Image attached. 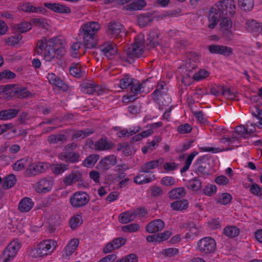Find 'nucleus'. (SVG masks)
<instances>
[{"instance_id": "nucleus-1", "label": "nucleus", "mask_w": 262, "mask_h": 262, "mask_svg": "<svg viewBox=\"0 0 262 262\" xmlns=\"http://www.w3.org/2000/svg\"><path fill=\"white\" fill-rule=\"evenodd\" d=\"M100 28V25L96 21L89 22L81 27L78 36L79 39L83 40V46L89 49L95 47L97 42L96 33Z\"/></svg>"}, {"instance_id": "nucleus-2", "label": "nucleus", "mask_w": 262, "mask_h": 262, "mask_svg": "<svg viewBox=\"0 0 262 262\" xmlns=\"http://www.w3.org/2000/svg\"><path fill=\"white\" fill-rule=\"evenodd\" d=\"M144 43L143 36L138 35L135 37L134 43L124 49V53L120 56V59L129 63L134 62L135 58L141 57L144 53Z\"/></svg>"}, {"instance_id": "nucleus-3", "label": "nucleus", "mask_w": 262, "mask_h": 262, "mask_svg": "<svg viewBox=\"0 0 262 262\" xmlns=\"http://www.w3.org/2000/svg\"><path fill=\"white\" fill-rule=\"evenodd\" d=\"M51 45L50 42L47 43L46 37H42L37 41L35 52L38 55L43 53L44 59L47 61H50L55 58L57 51Z\"/></svg>"}, {"instance_id": "nucleus-4", "label": "nucleus", "mask_w": 262, "mask_h": 262, "mask_svg": "<svg viewBox=\"0 0 262 262\" xmlns=\"http://www.w3.org/2000/svg\"><path fill=\"white\" fill-rule=\"evenodd\" d=\"M147 81V80L141 83L138 80L126 76L120 81V87L122 89L129 87L130 92L143 93L145 91L144 88L146 86V82Z\"/></svg>"}, {"instance_id": "nucleus-5", "label": "nucleus", "mask_w": 262, "mask_h": 262, "mask_svg": "<svg viewBox=\"0 0 262 262\" xmlns=\"http://www.w3.org/2000/svg\"><path fill=\"white\" fill-rule=\"evenodd\" d=\"M90 201V195L84 191H78L74 192L70 198V203L75 209L85 206Z\"/></svg>"}, {"instance_id": "nucleus-6", "label": "nucleus", "mask_w": 262, "mask_h": 262, "mask_svg": "<svg viewBox=\"0 0 262 262\" xmlns=\"http://www.w3.org/2000/svg\"><path fill=\"white\" fill-rule=\"evenodd\" d=\"M216 248L215 240L209 236L200 239L197 243V249L199 252L205 254L213 253Z\"/></svg>"}, {"instance_id": "nucleus-7", "label": "nucleus", "mask_w": 262, "mask_h": 262, "mask_svg": "<svg viewBox=\"0 0 262 262\" xmlns=\"http://www.w3.org/2000/svg\"><path fill=\"white\" fill-rule=\"evenodd\" d=\"M20 248V244L17 239L11 242L6 248L0 256V262H9L16 256Z\"/></svg>"}, {"instance_id": "nucleus-8", "label": "nucleus", "mask_w": 262, "mask_h": 262, "mask_svg": "<svg viewBox=\"0 0 262 262\" xmlns=\"http://www.w3.org/2000/svg\"><path fill=\"white\" fill-rule=\"evenodd\" d=\"M222 11L215 4L209 10L208 15V28L210 29H214L217 23L226 15L222 13Z\"/></svg>"}, {"instance_id": "nucleus-9", "label": "nucleus", "mask_w": 262, "mask_h": 262, "mask_svg": "<svg viewBox=\"0 0 262 262\" xmlns=\"http://www.w3.org/2000/svg\"><path fill=\"white\" fill-rule=\"evenodd\" d=\"M81 91L87 94L101 95L105 92V89L94 82H84L80 84Z\"/></svg>"}, {"instance_id": "nucleus-10", "label": "nucleus", "mask_w": 262, "mask_h": 262, "mask_svg": "<svg viewBox=\"0 0 262 262\" xmlns=\"http://www.w3.org/2000/svg\"><path fill=\"white\" fill-rule=\"evenodd\" d=\"M207 156L199 157L195 161L194 164L197 167L195 172L199 176H205L209 174V164Z\"/></svg>"}, {"instance_id": "nucleus-11", "label": "nucleus", "mask_w": 262, "mask_h": 262, "mask_svg": "<svg viewBox=\"0 0 262 262\" xmlns=\"http://www.w3.org/2000/svg\"><path fill=\"white\" fill-rule=\"evenodd\" d=\"M226 16H231L235 13V2L234 0H221L215 3Z\"/></svg>"}, {"instance_id": "nucleus-12", "label": "nucleus", "mask_w": 262, "mask_h": 262, "mask_svg": "<svg viewBox=\"0 0 262 262\" xmlns=\"http://www.w3.org/2000/svg\"><path fill=\"white\" fill-rule=\"evenodd\" d=\"M230 16H226L220 21V30L224 37L228 40H231L233 37V34L231 29L232 22Z\"/></svg>"}, {"instance_id": "nucleus-13", "label": "nucleus", "mask_w": 262, "mask_h": 262, "mask_svg": "<svg viewBox=\"0 0 262 262\" xmlns=\"http://www.w3.org/2000/svg\"><path fill=\"white\" fill-rule=\"evenodd\" d=\"M107 33L112 37L118 38L125 35L124 26L119 22H110L108 24Z\"/></svg>"}, {"instance_id": "nucleus-14", "label": "nucleus", "mask_w": 262, "mask_h": 262, "mask_svg": "<svg viewBox=\"0 0 262 262\" xmlns=\"http://www.w3.org/2000/svg\"><path fill=\"white\" fill-rule=\"evenodd\" d=\"M48 163L42 162L31 164L26 171V175L31 177L45 172L48 168Z\"/></svg>"}, {"instance_id": "nucleus-15", "label": "nucleus", "mask_w": 262, "mask_h": 262, "mask_svg": "<svg viewBox=\"0 0 262 262\" xmlns=\"http://www.w3.org/2000/svg\"><path fill=\"white\" fill-rule=\"evenodd\" d=\"M208 50L211 54H220L230 56L233 54V49L228 46L212 44L208 46Z\"/></svg>"}, {"instance_id": "nucleus-16", "label": "nucleus", "mask_w": 262, "mask_h": 262, "mask_svg": "<svg viewBox=\"0 0 262 262\" xmlns=\"http://www.w3.org/2000/svg\"><path fill=\"white\" fill-rule=\"evenodd\" d=\"M90 147L96 150H106L111 149L114 146V144L109 141L106 138H102L94 143L92 142Z\"/></svg>"}, {"instance_id": "nucleus-17", "label": "nucleus", "mask_w": 262, "mask_h": 262, "mask_svg": "<svg viewBox=\"0 0 262 262\" xmlns=\"http://www.w3.org/2000/svg\"><path fill=\"white\" fill-rule=\"evenodd\" d=\"M126 239L123 237H117L114 238L112 242L107 243L103 248V253H108L113 250L118 249L125 245Z\"/></svg>"}, {"instance_id": "nucleus-18", "label": "nucleus", "mask_w": 262, "mask_h": 262, "mask_svg": "<svg viewBox=\"0 0 262 262\" xmlns=\"http://www.w3.org/2000/svg\"><path fill=\"white\" fill-rule=\"evenodd\" d=\"M47 78L50 84L56 86L59 90L63 92H66L68 90L69 86L68 84L55 74H48Z\"/></svg>"}, {"instance_id": "nucleus-19", "label": "nucleus", "mask_w": 262, "mask_h": 262, "mask_svg": "<svg viewBox=\"0 0 262 262\" xmlns=\"http://www.w3.org/2000/svg\"><path fill=\"white\" fill-rule=\"evenodd\" d=\"M164 161V160L163 158H160L156 160L147 162L141 166L139 172L144 173L151 172L150 171L151 170L158 167L159 165L163 164Z\"/></svg>"}, {"instance_id": "nucleus-20", "label": "nucleus", "mask_w": 262, "mask_h": 262, "mask_svg": "<svg viewBox=\"0 0 262 262\" xmlns=\"http://www.w3.org/2000/svg\"><path fill=\"white\" fill-rule=\"evenodd\" d=\"M100 50L110 59H113L117 52L116 45H113L108 43H105L101 45Z\"/></svg>"}, {"instance_id": "nucleus-21", "label": "nucleus", "mask_w": 262, "mask_h": 262, "mask_svg": "<svg viewBox=\"0 0 262 262\" xmlns=\"http://www.w3.org/2000/svg\"><path fill=\"white\" fill-rule=\"evenodd\" d=\"M147 41V46L149 48L155 47L159 45L160 41L159 31L157 29L151 30L148 34Z\"/></svg>"}, {"instance_id": "nucleus-22", "label": "nucleus", "mask_w": 262, "mask_h": 262, "mask_svg": "<svg viewBox=\"0 0 262 262\" xmlns=\"http://www.w3.org/2000/svg\"><path fill=\"white\" fill-rule=\"evenodd\" d=\"M117 158L111 155L105 157L99 162V167L102 171H106L117 163Z\"/></svg>"}, {"instance_id": "nucleus-23", "label": "nucleus", "mask_w": 262, "mask_h": 262, "mask_svg": "<svg viewBox=\"0 0 262 262\" xmlns=\"http://www.w3.org/2000/svg\"><path fill=\"white\" fill-rule=\"evenodd\" d=\"M165 226L164 222L160 219L155 220L149 222L146 226V231L150 233H154L162 230Z\"/></svg>"}, {"instance_id": "nucleus-24", "label": "nucleus", "mask_w": 262, "mask_h": 262, "mask_svg": "<svg viewBox=\"0 0 262 262\" xmlns=\"http://www.w3.org/2000/svg\"><path fill=\"white\" fill-rule=\"evenodd\" d=\"M54 184L53 180L47 178L40 180L38 182L36 190L38 192H46L51 190Z\"/></svg>"}, {"instance_id": "nucleus-25", "label": "nucleus", "mask_w": 262, "mask_h": 262, "mask_svg": "<svg viewBox=\"0 0 262 262\" xmlns=\"http://www.w3.org/2000/svg\"><path fill=\"white\" fill-rule=\"evenodd\" d=\"M43 5L48 9L57 13H69L71 12V9L69 7L59 4L46 3Z\"/></svg>"}, {"instance_id": "nucleus-26", "label": "nucleus", "mask_w": 262, "mask_h": 262, "mask_svg": "<svg viewBox=\"0 0 262 262\" xmlns=\"http://www.w3.org/2000/svg\"><path fill=\"white\" fill-rule=\"evenodd\" d=\"M40 245L41 252L43 256H45L50 254L56 248L57 244L55 241L49 239L41 242Z\"/></svg>"}, {"instance_id": "nucleus-27", "label": "nucleus", "mask_w": 262, "mask_h": 262, "mask_svg": "<svg viewBox=\"0 0 262 262\" xmlns=\"http://www.w3.org/2000/svg\"><path fill=\"white\" fill-rule=\"evenodd\" d=\"M82 178L81 172L77 171H73L71 173L65 177L63 180V182L66 185H72L75 182L81 181Z\"/></svg>"}, {"instance_id": "nucleus-28", "label": "nucleus", "mask_w": 262, "mask_h": 262, "mask_svg": "<svg viewBox=\"0 0 262 262\" xmlns=\"http://www.w3.org/2000/svg\"><path fill=\"white\" fill-rule=\"evenodd\" d=\"M34 206V202L29 197L22 199L18 204V209L21 212H27L31 210Z\"/></svg>"}, {"instance_id": "nucleus-29", "label": "nucleus", "mask_w": 262, "mask_h": 262, "mask_svg": "<svg viewBox=\"0 0 262 262\" xmlns=\"http://www.w3.org/2000/svg\"><path fill=\"white\" fill-rule=\"evenodd\" d=\"M20 110L10 108L0 111V120H7L15 118L19 113Z\"/></svg>"}, {"instance_id": "nucleus-30", "label": "nucleus", "mask_w": 262, "mask_h": 262, "mask_svg": "<svg viewBox=\"0 0 262 262\" xmlns=\"http://www.w3.org/2000/svg\"><path fill=\"white\" fill-rule=\"evenodd\" d=\"M71 75L74 77L80 78L85 76V72L81 69V64L78 63H73L69 69Z\"/></svg>"}, {"instance_id": "nucleus-31", "label": "nucleus", "mask_w": 262, "mask_h": 262, "mask_svg": "<svg viewBox=\"0 0 262 262\" xmlns=\"http://www.w3.org/2000/svg\"><path fill=\"white\" fill-rule=\"evenodd\" d=\"M68 138V136L63 134H52L48 137L47 141L51 144H56L66 142Z\"/></svg>"}, {"instance_id": "nucleus-32", "label": "nucleus", "mask_w": 262, "mask_h": 262, "mask_svg": "<svg viewBox=\"0 0 262 262\" xmlns=\"http://www.w3.org/2000/svg\"><path fill=\"white\" fill-rule=\"evenodd\" d=\"M52 172L55 175L63 173L69 169V165L64 163H52L50 165Z\"/></svg>"}, {"instance_id": "nucleus-33", "label": "nucleus", "mask_w": 262, "mask_h": 262, "mask_svg": "<svg viewBox=\"0 0 262 262\" xmlns=\"http://www.w3.org/2000/svg\"><path fill=\"white\" fill-rule=\"evenodd\" d=\"M186 191L184 187H178L172 189L168 192V196L170 199H180L186 194Z\"/></svg>"}, {"instance_id": "nucleus-34", "label": "nucleus", "mask_w": 262, "mask_h": 262, "mask_svg": "<svg viewBox=\"0 0 262 262\" xmlns=\"http://www.w3.org/2000/svg\"><path fill=\"white\" fill-rule=\"evenodd\" d=\"M79 242L77 238L71 239L64 248L66 254L67 256L71 255L75 251L79 245Z\"/></svg>"}, {"instance_id": "nucleus-35", "label": "nucleus", "mask_w": 262, "mask_h": 262, "mask_svg": "<svg viewBox=\"0 0 262 262\" xmlns=\"http://www.w3.org/2000/svg\"><path fill=\"white\" fill-rule=\"evenodd\" d=\"M47 42L48 43H51L52 44L51 46L54 47L57 51L64 47V41L61 36L51 38L49 40L47 38Z\"/></svg>"}, {"instance_id": "nucleus-36", "label": "nucleus", "mask_w": 262, "mask_h": 262, "mask_svg": "<svg viewBox=\"0 0 262 262\" xmlns=\"http://www.w3.org/2000/svg\"><path fill=\"white\" fill-rule=\"evenodd\" d=\"M170 207L174 210L182 211L188 208V202L185 199L176 201L170 204Z\"/></svg>"}, {"instance_id": "nucleus-37", "label": "nucleus", "mask_w": 262, "mask_h": 262, "mask_svg": "<svg viewBox=\"0 0 262 262\" xmlns=\"http://www.w3.org/2000/svg\"><path fill=\"white\" fill-rule=\"evenodd\" d=\"M167 90L168 89L165 83L163 81L160 82L158 83L157 88L151 94L152 98L167 94Z\"/></svg>"}, {"instance_id": "nucleus-38", "label": "nucleus", "mask_w": 262, "mask_h": 262, "mask_svg": "<svg viewBox=\"0 0 262 262\" xmlns=\"http://www.w3.org/2000/svg\"><path fill=\"white\" fill-rule=\"evenodd\" d=\"M32 24L28 21H24L14 26V30L18 32L24 33L32 29Z\"/></svg>"}, {"instance_id": "nucleus-39", "label": "nucleus", "mask_w": 262, "mask_h": 262, "mask_svg": "<svg viewBox=\"0 0 262 262\" xmlns=\"http://www.w3.org/2000/svg\"><path fill=\"white\" fill-rule=\"evenodd\" d=\"M152 99L158 103L160 106H168L170 103L171 99L168 94L163 95H160L157 97H154Z\"/></svg>"}, {"instance_id": "nucleus-40", "label": "nucleus", "mask_w": 262, "mask_h": 262, "mask_svg": "<svg viewBox=\"0 0 262 262\" xmlns=\"http://www.w3.org/2000/svg\"><path fill=\"white\" fill-rule=\"evenodd\" d=\"M135 220V215L133 211H126L122 213L119 216V221L121 223L126 224Z\"/></svg>"}, {"instance_id": "nucleus-41", "label": "nucleus", "mask_w": 262, "mask_h": 262, "mask_svg": "<svg viewBox=\"0 0 262 262\" xmlns=\"http://www.w3.org/2000/svg\"><path fill=\"white\" fill-rule=\"evenodd\" d=\"M246 25L249 31L258 32L262 30V27L260 24L254 19L248 20L246 23Z\"/></svg>"}, {"instance_id": "nucleus-42", "label": "nucleus", "mask_w": 262, "mask_h": 262, "mask_svg": "<svg viewBox=\"0 0 262 262\" xmlns=\"http://www.w3.org/2000/svg\"><path fill=\"white\" fill-rule=\"evenodd\" d=\"M16 182V178L13 174L6 177L3 184L4 188L9 189L12 187Z\"/></svg>"}, {"instance_id": "nucleus-43", "label": "nucleus", "mask_w": 262, "mask_h": 262, "mask_svg": "<svg viewBox=\"0 0 262 262\" xmlns=\"http://www.w3.org/2000/svg\"><path fill=\"white\" fill-rule=\"evenodd\" d=\"M239 230L234 226H229L226 227L224 230V233L229 237H234L239 234Z\"/></svg>"}, {"instance_id": "nucleus-44", "label": "nucleus", "mask_w": 262, "mask_h": 262, "mask_svg": "<svg viewBox=\"0 0 262 262\" xmlns=\"http://www.w3.org/2000/svg\"><path fill=\"white\" fill-rule=\"evenodd\" d=\"M146 5V4L144 0H137L127 5L126 9L129 10H141Z\"/></svg>"}, {"instance_id": "nucleus-45", "label": "nucleus", "mask_w": 262, "mask_h": 262, "mask_svg": "<svg viewBox=\"0 0 262 262\" xmlns=\"http://www.w3.org/2000/svg\"><path fill=\"white\" fill-rule=\"evenodd\" d=\"M198 154V151H194L188 156L185 161L184 166L180 170L181 173L186 172L189 169L193 159Z\"/></svg>"}, {"instance_id": "nucleus-46", "label": "nucleus", "mask_w": 262, "mask_h": 262, "mask_svg": "<svg viewBox=\"0 0 262 262\" xmlns=\"http://www.w3.org/2000/svg\"><path fill=\"white\" fill-rule=\"evenodd\" d=\"M14 93L16 94L17 97L19 98H26L32 96L31 93L28 91L27 88L24 87L16 88Z\"/></svg>"}, {"instance_id": "nucleus-47", "label": "nucleus", "mask_w": 262, "mask_h": 262, "mask_svg": "<svg viewBox=\"0 0 262 262\" xmlns=\"http://www.w3.org/2000/svg\"><path fill=\"white\" fill-rule=\"evenodd\" d=\"M30 257L37 258L43 256L41 252V247L39 244L36 247L31 248L28 251Z\"/></svg>"}, {"instance_id": "nucleus-48", "label": "nucleus", "mask_w": 262, "mask_h": 262, "mask_svg": "<svg viewBox=\"0 0 262 262\" xmlns=\"http://www.w3.org/2000/svg\"><path fill=\"white\" fill-rule=\"evenodd\" d=\"M99 156L98 155H91L88 157L83 162V165L87 167L94 165L98 160Z\"/></svg>"}, {"instance_id": "nucleus-49", "label": "nucleus", "mask_w": 262, "mask_h": 262, "mask_svg": "<svg viewBox=\"0 0 262 262\" xmlns=\"http://www.w3.org/2000/svg\"><path fill=\"white\" fill-rule=\"evenodd\" d=\"M240 5L244 11H250L254 7V0H238Z\"/></svg>"}, {"instance_id": "nucleus-50", "label": "nucleus", "mask_w": 262, "mask_h": 262, "mask_svg": "<svg viewBox=\"0 0 262 262\" xmlns=\"http://www.w3.org/2000/svg\"><path fill=\"white\" fill-rule=\"evenodd\" d=\"M222 90V95L227 99L234 100L236 98V95L234 92L227 86H223L221 88Z\"/></svg>"}, {"instance_id": "nucleus-51", "label": "nucleus", "mask_w": 262, "mask_h": 262, "mask_svg": "<svg viewBox=\"0 0 262 262\" xmlns=\"http://www.w3.org/2000/svg\"><path fill=\"white\" fill-rule=\"evenodd\" d=\"M82 222L81 215L77 214L73 216L70 222V227L72 229H76Z\"/></svg>"}, {"instance_id": "nucleus-52", "label": "nucleus", "mask_w": 262, "mask_h": 262, "mask_svg": "<svg viewBox=\"0 0 262 262\" xmlns=\"http://www.w3.org/2000/svg\"><path fill=\"white\" fill-rule=\"evenodd\" d=\"M23 38V35L20 34H15L8 38L6 42L8 46H13L17 44Z\"/></svg>"}, {"instance_id": "nucleus-53", "label": "nucleus", "mask_w": 262, "mask_h": 262, "mask_svg": "<svg viewBox=\"0 0 262 262\" xmlns=\"http://www.w3.org/2000/svg\"><path fill=\"white\" fill-rule=\"evenodd\" d=\"M137 21L140 27H144L151 21V18L149 15H141L138 17Z\"/></svg>"}, {"instance_id": "nucleus-54", "label": "nucleus", "mask_w": 262, "mask_h": 262, "mask_svg": "<svg viewBox=\"0 0 262 262\" xmlns=\"http://www.w3.org/2000/svg\"><path fill=\"white\" fill-rule=\"evenodd\" d=\"M201 185L200 180L195 178L189 181L187 186L193 190H198L201 188Z\"/></svg>"}, {"instance_id": "nucleus-55", "label": "nucleus", "mask_w": 262, "mask_h": 262, "mask_svg": "<svg viewBox=\"0 0 262 262\" xmlns=\"http://www.w3.org/2000/svg\"><path fill=\"white\" fill-rule=\"evenodd\" d=\"M209 74V72L206 70H200L193 75V78L196 81H200L207 77Z\"/></svg>"}, {"instance_id": "nucleus-56", "label": "nucleus", "mask_w": 262, "mask_h": 262, "mask_svg": "<svg viewBox=\"0 0 262 262\" xmlns=\"http://www.w3.org/2000/svg\"><path fill=\"white\" fill-rule=\"evenodd\" d=\"M15 77L16 74L9 70H6L0 72V78L1 80L4 79H12L15 78Z\"/></svg>"}, {"instance_id": "nucleus-57", "label": "nucleus", "mask_w": 262, "mask_h": 262, "mask_svg": "<svg viewBox=\"0 0 262 262\" xmlns=\"http://www.w3.org/2000/svg\"><path fill=\"white\" fill-rule=\"evenodd\" d=\"M82 46H83V44L80 42H76L73 44L71 48V53L73 57H77V55L80 53L79 50Z\"/></svg>"}, {"instance_id": "nucleus-58", "label": "nucleus", "mask_w": 262, "mask_h": 262, "mask_svg": "<svg viewBox=\"0 0 262 262\" xmlns=\"http://www.w3.org/2000/svg\"><path fill=\"white\" fill-rule=\"evenodd\" d=\"M26 164L27 161L24 159L18 160L13 165V169L16 171L21 170L25 168Z\"/></svg>"}, {"instance_id": "nucleus-59", "label": "nucleus", "mask_w": 262, "mask_h": 262, "mask_svg": "<svg viewBox=\"0 0 262 262\" xmlns=\"http://www.w3.org/2000/svg\"><path fill=\"white\" fill-rule=\"evenodd\" d=\"M191 130V126L188 123L180 125L177 128L178 132L181 134H187L190 133Z\"/></svg>"}, {"instance_id": "nucleus-60", "label": "nucleus", "mask_w": 262, "mask_h": 262, "mask_svg": "<svg viewBox=\"0 0 262 262\" xmlns=\"http://www.w3.org/2000/svg\"><path fill=\"white\" fill-rule=\"evenodd\" d=\"M140 226L137 224H130L124 226L122 228V231L124 232H136L139 230Z\"/></svg>"}, {"instance_id": "nucleus-61", "label": "nucleus", "mask_w": 262, "mask_h": 262, "mask_svg": "<svg viewBox=\"0 0 262 262\" xmlns=\"http://www.w3.org/2000/svg\"><path fill=\"white\" fill-rule=\"evenodd\" d=\"M68 162L75 163L79 161L80 155L77 151L69 152Z\"/></svg>"}, {"instance_id": "nucleus-62", "label": "nucleus", "mask_w": 262, "mask_h": 262, "mask_svg": "<svg viewBox=\"0 0 262 262\" xmlns=\"http://www.w3.org/2000/svg\"><path fill=\"white\" fill-rule=\"evenodd\" d=\"M232 196L229 193H224L218 200V203L223 205H227L230 202Z\"/></svg>"}, {"instance_id": "nucleus-63", "label": "nucleus", "mask_w": 262, "mask_h": 262, "mask_svg": "<svg viewBox=\"0 0 262 262\" xmlns=\"http://www.w3.org/2000/svg\"><path fill=\"white\" fill-rule=\"evenodd\" d=\"M175 180L172 177L166 176L163 177L161 181V184L166 186H171L175 184Z\"/></svg>"}, {"instance_id": "nucleus-64", "label": "nucleus", "mask_w": 262, "mask_h": 262, "mask_svg": "<svg viewBox=\"0 0 262 262\" xmlns=\"http://www.w3.org/2000/svg\"><path fill=\"white\" fill-rule=\"evenodd\" d=\"M116 262H138V257L135 254H130Z\"/></svg>"}]
</instances>
